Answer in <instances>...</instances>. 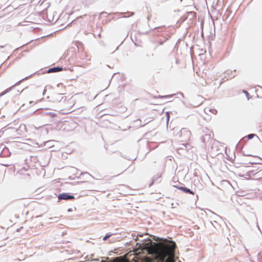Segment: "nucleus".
<instances>
[{"mask_svg": "<svg viewBox=\"0 0 262 262\" xmlns=\"http://www.w3.org/2000/svg\"><path fill=\"white\" fill-rule=\"evenodd\" d=\"M176 244L172 241L163 245L157 251V256L161 262H166L175 253Z\"/></svg>", "mask_w": 262, "mask_h": 262, "instance_id": "nucleus-1", "label": "nucleus"}, {"mask_svg": "<svg viewBox=\"0 0 262 262\" xmlns=\"http://www.w3.org/2000/svg\"><path fill=\"white\" fill-rule=\"evenodd\" d=\"M191 132L186 128H183L180 130L177 136L181 141H187L191 136Z\"/></svg>", "mask_w": 262, "mask_h": 262, "instance_id": "nucleus-2", "label": "nucleus"}, {"mask_svg": "<svg viewBox=\"0 0 262 262\" xmlns=\"http://www.w3.org/2000/svg\"><path fill=\"white\" fill-rule=\"evenodd\" d=\"M32 75V74L30 75V76H27L24 78H23L22 79L19 80L18 82H17L16 83H15L13 86L8 88L7 89H6V90L4 91L2 93H1L0 94V97H1L2 96H3V95H5L6 93L10 92L12 90V88L15 86V85H18L21 81H24V80H26V79H28L29 77H30Z\"/></svg>", "mask_w": 262, "mask_h": 262, "instance_id": "nucleus-3", "label": "nucleus"}, {"mask_svg": "<svg viewBox=\"0 0 262 262\" xmlns=\"http://www.w3.org/2000/svg\"><path fill=\"white\" fill-rule=\"evenodd\" d=\"M75 199V196L73 195L70 194L69 193H62L58 195V199L59 200H73Z\"/></svg>", "mask_w": 262, "mask_h": 262, "instance_id": "nucleus-4", "label": "nucleus"}, {"mask_svg": "<svg viewBox=\"0 0 262 262\" xmlns=\"http://www.w3.org/2000/svg\"><path fill=\"white\" fill-rule=\"evenodd\" d=\"M173 187L177 188L180 190H181L183 192L186 193V194H194V192L190 189L189 188H188L184 186L183 184H182L181 186L179 185H173Z\"/></svg>", "mask_w": 262, "mask_h": 262, "instance_id": "nucleus-5", "label": "nucleus"}, {"mask_svg": "<svg viewBox=\"0 0 262 262\" xmlns=\"http://www.w3.org/2000/svg\"><path fill=\"white\" fill-rule=\"evenodd\" d=\"M63 70V69L62 67H54L52 68H49L47 71V73H56L59 72L60 71H61Z\"/></svg>", "mask_w": 262, "mask_h": 262, "instance_id": "nucleus-6", "label": "nucleus"}, {"mask_svg": "<svg viewBox=\"0 0 262 262\" xmlns=\"http://www.w3.org/2000/svg\"><path fill=\"white\" fill-rule=\"evenodd\" d=\"M211 136L210 134H205V135L203 136L202 137V142L204 143H206L208 142L210 139L211 138Z\"/></svg>", "mask_w": 262, "mask_h": 262, "instance_id": "nucleus-7", "label": "nucleus"}, {"mask_svg": "<svg viewBox=\"0 0 262 262\" xmlns=\"http://www.w3.org/2000/svg\"><path fill=\"white\" fill-rule=\"evenodd\" d=\"M48 223H56L58 222L59 221V217L58 216H55L53 217H50L48 219Z\"/></svg>", "mask_w": 262, "mask_h": 262, "instance_id": "nucleus-8", "label": "nucleus"}, {"mask_svg": "<svg viewBox=\"0 0 262 262\" xmlns=\"http://www.w3.org/2000/svg\"><path fill=\"white\" fill-rule=\"evenodd\" d=\"M126 13H128V14H130V16H133L134 15V13L133 12H129V11H127V12H121L119 13V16L121 17H126V16H125L124 15Z\"/></svg>", "mask_w": 262, "mask_h": 262, "instance_id": "nucleus-9", "label": "nucleus"}, {"mask_svg": "<svg viewBox=\"0 0 262 262\" xmlns=\"http://www.w3.org/2000/svg\"><path fill=\"white\" fill-rule=\"evenodd\" d=\"M172 96H173V95H165V96L159 95L157 98H160V99H168V98L172 97Z\"/></svg>", "mask_w": 262, "mask_h": 262, "instance_id": "nucleus-10", "label": "nucleus"}, {"mask_svg": "<svg viewBox=\"0 0 262 262\" xmlns=\"http://www.w3.org/2000/svg\"><path fill=\"white\" fill-rule=\"evenodd\" d=\"M44 114L49 115L51 118H53L56 116V114L54 112H46Z\"/></svg>", "mask_w": 262, "mask_h": 262, "instance_id": "nucleus-11", "label": "nucleus"}, {"mask_svg": "<svg viewBox=\"0 0 262 262\" xmlns=\"http://www.w3.org/2000/svg\"><path fill=\"white\" fill-rule=\"evenodd\" d=\"M255 136H256V137H258V136L256 134H250L247 136V138L248 140H251Z\"/></svg>", "mask_w": 262, "mask_h": 262, "instance_id": "nucleus-12", "label": "nucleus"}, {"mask_svg": "<svg viewBox=\"0 0 262 262\" xmlns=\"http://www.w3.org/2000/svg\"><path fill=\"white\" fill-rule=\"evenodd\" d=\"M229 72L231 73V74L230 75H229L228 78V79L229 78H230V79L232 78H233L235 76V73L234 74H232V72L231 71V72L227 71L226 72V74L229 75Z\"/></svg>", "mask_w": 262, "mask_h": 262, "instance_id": "nucleus-13", "label": "nucleus"}, {"mask_svg": "<svg viewBox=\"0 0 262 262\" xmlns=\"http://www.w3.org/2000/svg\"><path fill=\"white\" fill-rule=\"evenodd\" d=\"M160 177V176H159L158 177H154L152 179V182L151 183L149 184V186H151V185L153 184L154 182L155 181H156L158 178H159Z\"/></svg>", "mask_w": 262, "mask_h": 262, "instance_id": "nucleus-14", "label": "nucleus"}, {"mask_svg": "<svg viewBox=\"0 0 262 262\" xmlns=\"http://www.w3.org/2000/svg\"><path fill=\"white\" fill-rule=\"evenodd\" d=\"M112 235V234L110 233H107L103 237V241H105L109 237H110Z\"/></svg>", "mask_w": 262, "mask_h": 262, "instance_id": "nucleus-15", "label": "nucleus"}, {"mask_svg": "<svg viewBox=\"0 0 262 262\" xmlns=\"http://www.w3.org/2000/svg\"><path fill=\"white\" fill-rule=\"evenodd\" d=\"M212 213L213 214V216H214L213 217V219H214L215 220H217L218 219H221V217L219 215H218L216 214H215L214 213Z\"/></svg>", "mask_w": 262, "mask_h": 262, "instance_id": "nucleus-16", "label": "nucleus"}, {"mask_svg": "<svg viewBox=\"0 0 262 262\" xmlns=\"http://www.w3.org/2000/svg\"><path fill=\"white\" fill-rule=\"evenodd\" d=\"M166 121H167V123H168V121L169 120V118H170V115H169V112H166Z\"/></svg>", "mask_w": 262, "mask_h": 262, "instance_id": "nucleus-17", "label": "nucleus"}, {"mask_svg": "<svg viewBox=\"0 0 262 262\" xmlns=\"http://www.w3.org/2000/svg\"><path fill=\"white\" fill-rule=\"evenodd\" d=\"M243 93L246 95V96L247 98V99L249 100V99H250L249 95H249V93L247 91H245V90L243 91Z\"/></svg>", "mask_w": 262, "mask_h": 262, "instance_id": "nucleus-18", "label": "nucleus"}, {"mask_svg": "<svg viewBox=\"0 0 262 262\" xmlns=\"http://www.w3.org/2000/svg\"><path fill=\"white\" fill-rule=\"evenodd\" d=\"M57 96H58V99H59V101L61 100V99L63 98V97L62 96L61 94H58Z\"/></svg>", "mask_w": 262, "mask_h": 262, "instance_id": "nucleus-19", "label": "nucleus"}, {"mask_svg": "<svg viewBox=\"0 0 262 262\" xmlns=\"http://www.w3.org/2000/svg\"><path fill=\"white\" fill-rule=\"evenodd\" d=\"M164 41L163 40H160L159 41H158V43H159V45L160 46H161L163 45Z\"/></svg>", "mask_w": 262, "mask_h": 262, "instance_id": "nucleus-20", "label": "nucleus"}, {"mask_svg": "<svg viewBox=\"0 0 262 262\" xmlns=\"http://www.w3.org/2000/svg\"><path fill=\"white\" fill-rule=\"evenodd\" d=\"M2 165L5 166H6V167H9V166L11 165V164H7V163L2 164Z\"/></svg>", "mask_w": 262, "mask_h": 262, "instance_id": "nucleus-21", "label": "nucleus"}, {"mask_svg": "<svg viewBox=\"0 0 262 262\" xmlns=\"http://www.w3.org/2000/svg\"><path fill=\"white\" fill-rule=\"evenodd\" d=\"M250 163H251V164H256L259 163V162H256V161H253V162H250Z\"/></svg>", "mask_w": 262, "mask_h": 262, "instance_id": "nucleus-22", "label": "nucleus"}, {"mask_svg": "<svg viewBox=\"0 0 262 262\" xmlns=\"http://www.w3.org/2000/svg\"><path fill=\"white\" fill-rule=\"evenodd\" d=\"M176 184H173L172 185V186L173 187V185H179V186H181L182 184H181L180 183L178 182L177 183H175Z\"/></svg>", "mask_w": 262, "mask_h": 262, "instance_id": "nucleus-23", "label": "nucleus"}, {"mask_svg": "<svg viewBox=\"0 0 262 262\" xmlns=\"http://www.w3.org/2000/svg\"><path fill=\"white\" fill-rule=\"evenodd\" d=\"M85 174H88V176H89L90 177H91L93 178H94L92 175H91L90 173H89L88 172H86Z\"/></svg>", "mask_w": 262, "mask_h": 262, "instance_id": "nucleus-24", "label": "nucleus"}, {"mask_svg": "<svg viewBox=\"0 0 262 262\" xmlns=\"http://www.w3.org/2000/svg\"><path fill=\"white\" fill-rule=\"evenodd\" d=\"M244 156H252L251 155H249V154H244Z\"/></svg>", "mask_w": 262, "mask_h": 262, "instance_id": "nucleus-25", "label": "nucleus"}, {"mask_svg": "<svg viewBox=\"0 0 262 262\" xmlns=\"http://www.w3.org/2000/svg\"><path fill=\"white\" fill-rule=\"evenodd\" d=\"M98 36L99 37V38H101V33H99L98 34Z\"/></svg>", "mask_w": 262, "mask_h": 262, "instance_id": "nucleus-26", "label": "nucleus"}, {"mask_svg": "<svg viewBox=\"0 0 262 262\" xmlns=\"http://www.w3.org/2000/svg\"><path fill=\"white\" fill-rule=\"evenodd\" d=\"M46 92V89H45L43 91V95H45V93Z\"/></svg>", "mask_w": 262, "mask_h": 262, "instance_id": "nucleus-27", "label": "nucleus"}, {"mask_svg": "<svg viewBox=\"0 0 262 262\" xmlns=\"http://www.w3.org/2000/svg\"><path fill=\"white\" fill-rule=\"evenodd\" d=\"M167 39H168V38H165V39H164L163 41H164V42H165V41H166Z\"/></svg>", "mask_w": 262, "mask_h": 262, "instance_id": "nucleus-28", "label": "nucleus"}, {"mask_svg": "<svg viewBox=\"0 0 262 262\" xmlns=\"http://www.w3.org/2000/svg\"><path fill=\"white\" fill-rule=\"evenodd\" d=\"M4 48V46H0V48H1V49Z\"/></svg>", "mask_w": 262, "mask_h": 262, "instance_id": "nucleus-29", "label": "nucleus"}, {"mask_svg": "<svg viewBox=\"0 0 262 262\" xmlns=\"http://www.w3.org/2000/svg\"><path fill=\"white\" fill-rule=\"evenodd\" d=\"M256 225H257V227H258V229H259V230H260V229H259V227H258V223H256Z\"/></svg>", "mask_w": 262, "mask_h": 262, "instance_id": "nucleus-30", "label": "nucleus"}, {"mask_svg": "<svg viewBox=\"0 0 262 262\" xmlns=\"http://www.w3.org/2000/svg\"><path fill=\"white\" fill-rule=\"evenodd\" d=\"M68 211H71V208H69L68 210Z\"/></svg>", "mask_w": 262, "mask_h": 262, "instance_id": "nucleus-31", "label": "nucleus"}, {"mask_svg": "<svg viewBox=\"0 0 262 262\" xmlns=\"http://www.w3.org/2000/svg\"><path fill=\"white\" fill-rule=\"evenodd\" d=\"M169 101H165L164 103H166L167 102H169Z\"/></svg>", "mask_w": 262, "mask_h": 262, "instance_id": "nucleus-32", "label": "nucleus"}]
</instances>
